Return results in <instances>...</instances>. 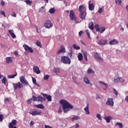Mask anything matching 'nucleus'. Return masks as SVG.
Returning a JSON list of instances; mask_svg holds the SVG:
<instances>
[{
  "label": "nucleus",
  "mask_w": 128,
  "mask_h": 128,
  "mask_svg": "<svg viewBox=\"0 0 128 128\" xmlns=\"http://www.w3.org/2000/svg\"><path fill=\"white\" fill-rule=\"evenodd\" d=\"M8 32L10 34L12 38H16V34H14V32L12 30H8Z\"/></svg>",
  "instance_id": "6ab92c4d"
},
{
  "label": "nucleus",
  "mask_w": 128,
  "mask_h": 128,
  "mask_svg": "<svg viewBox=\"0 0 128 128\" xmlns=\"http://www.w3.org/2000/svg\"><path fill=\"white\" fill-rule=\"evenodd\" d=\"M113 94H116V96H118V91H116V90L115 88L113 89Z\"/></svg>",
  "instance_id": "c03bdc74"
},
{
  "label": "nucleus",
  "mask_w": 128,
  "mask_h": 128,
  "mask_svg": "<svg viewBox=\"0 0 128 128\" xmlns=\"http://www.w3.org/2000/svg\"><path fill=\"white\" fill-rule=\"evenodd\" d=\"M44 26L46 28H50L54 26V24H52L50 20H46Z\"/></svg>",
  "instance_id": "423d86ee"
},
{
  "label": "nucleus",
  "mask_w": 128,
  "mask_h": 128,
  "mask_svg": "<svg viewBox=\"0 0 128 128\" xmlns=\"http://www.w3.org/2000/svg\"><path fill=\"white\" fill-rule=\"evenodd\" d=\"M96 118H98V120H102V116H100V114H97Z\"/></svg>",
  "instance_id": "de8ad7c7"
},
{
  "label": "nucleus",
  "mask_w": 128,
  "mask_h": 128,
  "mask_svg": "<svg viewBox=\"0 0 128 128\" xmlns=\"http://www.w3.org/2000/svg\"><path fill=\"white\" fill-rule=\"evenodd\" d=\"M17 121L16 120H12V122L8 124L9 128H16V126H14L16 125Z\"/></svg>",
  "instance_id": "9d476101"
},
{
  "label": "nucleus",
  "mask_w": 128,
  "mask_h": 128,
  "mask_svg": "<svg viewBox=\"0 0 128 128\" xmlns=\"http://www.w3.org/2000/svg\"><path fill=\"white\" fill-rule=\"evenodd\" d=\"M95 29L96 32H98L100 34H102L106 30V28L102 26L100 28L98 26V25L96 24L94 25Z\"/></svg>",
  "instance_id": "39448f33"
},
{
  "label": "nucleus",
  "mask_w": 128,
  "mask_h": 128,
  "mask_svg": "<svg viewBox=\"0 0 128 128\" xmlns=\"http://www.w3.org/2000/svg\"><path fill=\"white\" fill-rule=\"evenodd\" d=\"M72 46L74 50H80V46H77L76 44H73Z\"/></svg>",
  "instance_id": "4c0bfd02"
},
{
  "label": "nucleus",
  "mask_w": 128,
  "mask_h": 128,
  "mask_svg": "<svg viewBox=\"0 0 128 128\" xmlns=\"http://www.w3.org/2000/svg\"><path fill=\"white\" fill-rule=\"evenodd\" d=\"M68 56H69V58H72V50L70 51V52H68Z\"/></svg>",
  "instance_id": "49530a36"
},
{
  "label": "nucleus",
  "mask_w": 128,
  "mask_h": 128,
  "mask_svg": "<svg viewBox=\"0 0 128 128\" xmlns=\"http://www.w3.org/2000/svg\"><path fill=\"white\" fill-rule=\"evenodd\" d=\"M36 46H40V48H42V43L39 40H37L36 42Z\"/></svg>",
  "instance_id": "ea45409f"
},
{
  "label": "nucleus",
  "mask_w": 128,
  "mask_h": 128,
  "mask_svg": "<svg viewBox=\"0 0 128 128\" xmlns=\"http://www.w3.org/2000/svg\"><path fill=\"white\" fill-rule=\"evenodd\" d=\"M32 82H33V84H35L36 83V78H34V77H32Z\"/></svg>",
  "instance_id": "3c124183"
},
{
  "label": "nucleus",
  "mask_w": 128,
  "mask_h": 128,
  "mask_svg": "<svg viewBox=\"0 0 128 128\" xmlns=\"http://www.w3.org/2000/svg\"><path fill=\"white\" fill-rule=\"evenodd\" d=\"M20 80L22 84H24V86H28V80H26L24 76H22L20 77Z\"/></svg>",
  "instance_id": "0eeeda50"
},
{
  "label": "nucleus",
  "mask_w": 128,
  "mask_h": 128,
  "mask_svg": "<svg viewBox=\"0 0 128 128\" xmlns=\"http://www.w3.org/2000/svg\"><path fill=\"white\" fill-rule=\"evenodd\" d=\"M78 60L80 61L82 60V58H84V56H82V53H79L78 56Z\"/></svg>",
  "instance_id": "7c9ffc66"
},
{
  "label": "nucleus",
  "mask_w": 128,
  "mask_h": 128,
  "mask_svg": "<svg viewBox=\"0 0 128 128\" xmlns=\"http://www.w3.org/2000/svg\"><path fill=\"white\" fill-rule=\"evenodd\" d=\"M12 86H14V90H20L22 88H24V85L20 83V82H18V83H13Z\"/></svg>",
  "instance_id": "7ed1b4c3"
},
{
  "label": "nucleus",
  "mask_w": 128,
  "mask_h": 128,
  "mask_svg": "<svg viewBox=\"0 0 128 128\" xmlns=\"http://www.w3.org/2000/svg\"><path fill=\"white\" fill-rule=\"evenodd\" d=\"M16 76H18L16 73L14 75H8V78H14Z\"/></svg>",
  "instance_id": "473e14b6"
},
{
  "label": "nucleus",
  "mask_w": 128,
  "mask_h": 128,
  "mask_svg": "<svg viewBox=\"0 0 128 128\" xmlns=\"http://www.w3.org/2000/svg\"><path fill=\"white\" fill-rule=\"evenodd\" d=\"M94 58L95 60H98V62H103L104 60V59L100 56V54L96 52H94Z\"/></svg>",
  "instance_id": "6e6552de"
},
{
  "label": "nucleus",
  "mask_w": 128,
  "mask_h": 128,
  "mask_svg": "<svg viewBox=\"0 0 128 128\" xmlns=\"http://www.w3.org/2000/svg\"><path fill=\"white\" fill-rule=\"evenodd\" d=\"M94 22H90L89 24H88V28L90 30H94Z\"/></svg>",
  "instance_id": "c85d7f7f"
},
{
  "label": "nucleus",
  "mask_w": 128,
  "mask_h": 128,
  "mask_svg": "<svg viewBox=\"0 0 128 128\" xmlns=\"http://www.w3.org/2000/svg\"><path fill=\"white\" fill-rule=\"evenodd\" d=\"M33 70L34 72H35L37 74H40V68L38 66H34Z\"/></svg>",
  "instance_id": "a211bd4d"
},
{
  "label": "nucleus",
  "mask_w": 128,
  "mask_h": 128,
  "mask_svg": "<svg viewBox=\"0 0 128 128\" xmlns=\"http://www.w3.org/2000/svg\"><path fill=\"white\" fill-rule=\"evenodd\" d=\"M6 64H12V57H6Z\"/></svg>",
  "instance_id": "393cba45"
},
{
  "label": "nucleus",
  "mask_w": 128,
  "mask_h": 128,
  "mask_svg": "<svg viewBox=\"0 0 128 128\" xmlns=\"http://www.w3.org/2000/svg\"><path fill=\"white\" fill-rule=\"evenodd\" d=\"M34 121H31L30 122V126H34Z\"/></svg>",
  "instance_id": "e2e57ef3"
},
{
  "label": "nucleus",
  "mask_w": 128,
  "mask_h": 128,
  "mask_svg": "<svg viewBox=\"0 0 128 128\" xmlns=\"http://www.w3.org/2000/svg\"><path fill=\"white\" fill-rule=\"evenodd\" d=\"M66 52V48L64 46H61L60 49L58 50L57 51V54H64Z\"/></svg>",
  "instance_id": "9b49d317"
},
{
  "label": "nucleus",
  "mask_w": 128,
  "mask_h": 128,
  "mask_svg": "<svg viewBox=\"0 0 128 128\" xmlns=\"http://www.w3.org/2000/svg\"><path fill=\"white\" fill-rule=\"evenodd\" d=\"M86 33L88 36V38H90V32H88V30H86Z\"/></svg>",
  "instance_id": "a18cd8bd"
},
{
  "label": "nucleus",
  "mask_w": 128,
  "mask_h": 128,
  "mask_svg": "<svg viewBox=\"0 0 128 128\" xmlns=\"http://www.w3.org/2000/svg\"><path fill=\"white\" fill-rule=\"evenodd\" d=\"M14 56H18V52L15 51L14 52Z\"/></svg>",
  "instance_id": "bf43d9fd"
},
{
  "label": "nucleus",
  "mask_w": 128,
  "mask_h": 128,
  "mask_svg": "<svg viewBox=\"0 0 128 128\" xmlns=\"http://www.w3.org/2000/svg\"><path fill=\"white\" fill-rule=\"evenodd\" d=\"M64 6H68V2H66L64 1Z\"/></svg>",
  "instance_id": "69168bd1"
},
{
  "label": "nucleus",
  "mask_w": 128,
  "mask_h": 128,
  "mask_svg": "<svg viewBox=\"0 0 128 128\" xmlns=\"http://www.w3.org/2000/svg\"><path fill=\"white\" fill-rule=\"evenodd\" d=\"M24 2H26L28 6H32V1L30 0H26Z\"/></svg>",
  "instance_id": "58836bf2"
},
{
  "label": "nucleus",
  "mask_w": 128,
  "mask_h": 128,
  "mask_svg": "<svg viewBox=\"0 0 128 128\" xmlns=\"http://www.w3.org/2000/svg\"><path fill=\"white\" fill-rule=\"evenodd\" d=\"M114 82H120V77H118L117 78L114 79Z\"/></svg>",
  "instance_id": "37998d69"
},
{
  "label": "nucleus",
  "mask_w": 128,
  "mask_h": 128,
  "mask_svg": "<svg viewBox=\"0 0 128 128\" xmlns=\"http://www.w3.org/2000/svg\"><path fill=\"white\" fill-rule=\"evenodd\" d=\"M100 84H102V86H104L106 87L105 88H104V90H106V88H108V84H106V83H105L104 82H102V81H100L99 82Z\"/></svg>",
  "instance_id": "cd10ccee"
},
{
  "label": "nucleus",
  "mask_w": 128,
  "mask_h": 128,
  "mask_svg": "<svg viewBox=\"0 0 128 128\" xmlns=\"http://www.w3.org/2000/svg\"><path fill=\"white\" fill-rule=\"evenodd\" d=\"M23 48H24L26 52H29L31 54H32V52H34V50H32V48L28 46L26 44L23 45Z\"/></svg>",
  "instance_id": "f8f14e48"
},
{
  "label": "nucleus",
  "mask_w": 128,
  "mask_h": 128,
  "mask_svg": "<svg viewBox=\"0 0 128 128\" xmlns=\"http://www.w3.org/2000/svg\"><path fill=\"white\" fill-rule=\"evenodd\" d=\"M116 4L118 6L122 5V0H115Z\"/></svg>",
  "instance_id": "a19ab883"
},
{
  "label": "nucleus",
  "mask_w": 128,
  "mask_h": 128,
  "mask_svg": "<svg viewBox=\"0 0 128 128\" xmlns=\"http://www.w3.org/2000/svg\"><path fill=\"white\" fill-rule=\"evenodd\" d=\"M32 100L34 102H44L46 100V98H42L40 96L36 97L34 96H32Z\"/></svg>",
  "instance_id": "20e7f679"
},
{
  "label": "nucleus",
  "mask_w": 128,
  "mask_h": 128,
  "mask_svg": "<svg viewBox=\"0 0 128 128\" xmlns=\"http://www.w3.org/2000/svg\"><path fill=\"white\" fill-rule=\"evenodd\" d=\"M98 44H100V46H105V44H108V40H100L98 42Z\"/></svg>",
  "instance_id": "f3484780"
},
{
  "label": "nucleus",
  "mask_w": 128,
  "mask_h": 128,
  "mask_svg": "<svg viewBox=\"0 0 128 128\" xmlns=\"http://www.w3.org/2000/svg\"><path fill=\"white\" fill-rule=\"evenodd\" d=\"M114 100L112 98H108L106 102V104L110 106H114Z\"/></svg>",
  "instance_id": "2eb2a0df"
},
{
  "label": "nucleus",
  "mask_w": 128,
  "mask_h": 128,
  "mask_svg": "<svg viewBox=\"0 0 128 128\" xmlns=\"http://www.w3.org/2000/svg\"><path fill=\"white\" fill-rule=\"evenodd\" d=\"M124 82V79L120 78V82Z\"/></svg>",
  "instance_id": "680f3d73"
},
{
  "label": "nucleus",
  "mask_w": 128,
  "mask_h": 128,
  "mask_svg": "<svg viewBox=\"0 0 128 128\" xmlns=\"http://www.w3.org/2000/svg\"><path fill=\"white\" fill-rule=\"evenodd\" d=\"M53 72H55L56 74H58L60 72V68H54L53 69Z\"/></svg>",
  "instance_id": "e433bc0d"
},
{
  "label": "nucleus",
  "mask_w": 128,
  "mask_h": 128,
  "mask_svg": "<svg viewBox=\"0 0 128 128\" xmlns=\"http://www.w3.org/2000/svg\"><path fill=\"white\" fill-rule=\"evenodd\" d=\"M1 4H2V6H4V2L3 0H2Z\"/></svg>",
  "instance_id": "0e129e2a"
},
{
  "label": "nucleus",
  "mask_w": 128,
  "mask_h": 128,
  "mask_svg": "<svg viewBox=\"0 0 128 128\" xmlns=\"http://www.w3.org/2000/svg\"><path fill=\"white\" fill-rule=\"evenodd\" d=\"M54 12H55V10H54V8H50V10H49V12L50 14H54Z\"/></svg>",
  "instance_id": "79ce46f5"
},
{
  "label": "nucleus",
  "mask_w": 128,
  "mask_h": 128,
  "mask_svg": "<svg viewBox=\"0 0 128 128\" xmlns=\"http://www.w3.org/2000/svg\"><path fill=\"white\" fill-rule=\"evenodd\" d=\"M83 56H84V60H86V62H88V54L86 53V52H84Z\"/></svg>",
  "instance_id": "f704fd0d"
},
{
  "label": "nucleus",
  "mask_w": 128,
  "mask_h": 128,
  "mask_svg": "<svg viewBox=\"0 0 128 128\" xmlns=\"http://www.w3.org/2000/svg\"><path fill=\"white\" fill-rule=\"evenodd\" d=\"M80 116L74 115L73 118H71V120L72 122H74V120H80Z\"/></svg>",
  "instance_id": "b1692460"
},
{
  "label": "nucleus",
  "mask_w": 128,
  "mask_h": 128,
  "mask_svg": "<svg viewBox=\"0 0 128 128\" xmlns=\"http://www.w3.org/2000/svg\"><path fill=\"white\" fill-rule=\"evenodd\" d=\"M86 12L80 13V18L82 20H86Z\"/></svg>",
  "instance_id": "4be33fe9"
},
{
  "label": "nucleus",
  "mask_w": 128,
  "mask_h": 128,
  "mask_svg": "<svg viewBox=\"0 0 128 128\" xmlns=\"http://www.w3.org/2000/svg\"><path fill=\"white\" fill-rule=\"evenodd\" d=\"M34 106H36V108H40L41 110H44V106L42 104L34 105Z\"/></svg>",
  "instance_id": "c756f323"
},
{
  "label": "nucleus",
  "mask_w": 128,
  "mask_h": 128,
  "mask_svg": "<svg viewBox=\"0 0 128 128\" xmlns=\"http://www.w3.org/2000/svg\"><path fill=\"white\" fill-rule=\"evenodd\" d=\"M32 98H30L27 100L28 104H32Z\"/></svg>",
  "instance_id": "5fc2aeb1"
},
{
  "label": "nucleus",
  "mask_w": 128,
  "mask_h": 128,
  "mask_svg": "<svg viewBox=\"0 0 128 128\" xmlns=\"http://www.w3.org/2000/svg\"><path fill=\"white\" fill-rule=\"evenodd\" d=\"M118 44V41L116 40V39L112 40L111 41H110L109 42V44H110V46H112V45L116 44Z\"/></svg>",
  "instance_id": "5701e85b"
},
{
  "label": "nucleus",
  "mask_w": 128,
  "mask_h": 128,
  "mask_svg": "<svg viewBox=\"0 0 128 128\" xmlns=\"http://www.w3.org/2000/svg\"><path fill=\"white\" fill-rule=\"evenodd\" d=\"M78 10L80 14L82 12H86V8L84 5H80L79 6Z\"/></svg>",
  "instance_id": "4468645a"
},
{
  "label": "nucleus",
  "mask_w": 128,
  "mask_h": 128,
  "mask_svg": "<svg viewBox=\"0 0 128 128\" xmlns=\"http://www.w3.org/2000/svg\"><path fill=\"white\" fill-rule=\"evenodd\" d=\"M69 16L70 18V20H76V18L74 12V10H71L70 11Z\"/></svg>",
  "instance_id": "ddd939ff"
},
{
  "label": "nucleus",
  "mask_w": 128,
  "mask_h": 128,
  "mask_svg": "<svg viewBox=\"0 0 128 128\" xmlns=\"http://www.w3.org/2000/svg\"><path fill=\"white\" fill-rule=\"evenodd\" d=\"M118 126L119 128H124V126L122 125V124L120 123V122H116V124H115V126Z\"/></svg>",
  "instance_id": "72a5a7b5"
},
{
  "label": "nucleus",
  "mask_w": 128,
  "mask_h": 128,
  "mask_svg": "<svg viewBox=\"0 0 128 128\" xmlns=\"http://www.w3.org/2000/svg\"><path fill=\"white\" fill-rule=\"evenodd\" d=\"M5 102H10V100H8V98H6L4 100Z\"/></svg>",
  "instance_id": "774afa93"
},
{
  "label": "nucleus",
  "mask_w": 128,
  "mask_h": 128,
  "mask_svg": "<svg viewBox=\"0 0 128 128\" xmlns=\"http://www.w3.org/2000/svg\"><path fill=\"white\" fill-rule=\"evenodd\" d=\"M61 62L63 64H70V62H72L70 58L66 56H62L61 58Z\"/></svg>",
  "instance_id": "f03ea898"
},
{
  "label": "nucleus",
  "mask_w": 128,
  "mask_h": 128,
  "mask_svg": "<svg viewBox=\"0 0 128 128\" xmlns=\"http://www.w3.org/2000/svg\"><path fill=\"white\" fill-rule=\"evenodd\" d=\"M88 8L90 10L92 11L94 10V4H90V1L88 2Z\"/></svg>",
  "instance_id": "aec40b11"
},
{
  "label": "nucleus",
  "mask_w": 128,
  "mask_h": 128,
  "mask_svg": "<svg viewBox=\"0 0 128 128\" xmlns=\"http://www.w3.org/2000/svg\"><path fill=\"white\" fill-rule=\"evenodd\" d=\"M84 82L86 84H90L91 86H92V83L90 82V80H88V76H86L84 77Z\"/></svg>",
  "instance_id": "dca6fc26"
},
{
  "label": "nucleus",
  "mask_w": 128,
  "mask_h": 128,
  "mask_svg": "<svg viewBox=\"0 0 128 128\" xmlns=\"http://www.w3.org/2000/svg\"><path fill=\"white\" fill-rule=\"evenodd\" d=\"M62 108L60 107L59 108V110H58V114H62Z\"/></svg>",
  "instance_id": "052dcab7"
},
{
  "label": "nucleus",
  "mask_w": 128,
  "mask_h": 128,
  "mask_svg": "<svg viewBox=\"0 0 128 128\" xmlns=\"http://www.w3.org/2000/svg\"><path fill=\"white\" fill-rule=\"evenodd\" d=\"M0 14H2V16H4V18H6V12H4V11H0Z\"/></svg>",
  "instance_id": "09e8293b"
},
{
  "label": "nucleus",
  "mask_w": 128,
  "mask_h": 128,
  "mask_svg": "<svg viewBox=\"0 0 128 128\" xmlns=\"http://www.w3.org/2000/svg\"><path fill=\"white\" fill-rule=\"evenodd\" d=\"M82 34H84V32H83L82 31H80V32H78L79 36H82Z\"/></svg>",
  "instance_id": "13d9d810"
},
{
  "label": "nucleus",
  "mask_w": 128,
  "mask_h": 128,
  "mask_svg": "<svg viewBox=\"0 0 128 128\" xmlns=\"http://www.w3.org/2000/svg\"><path fill=\"white\" fill-rule=\"evenodd\" d=\"M29 114H32V116H38L40 114H42V111L34 110L31 112H30Z\"/></svg>",
  "instance_id": "1a4fd4ad"
},
{
  "label": "nucleus",
  "mask_w": 128,
  "mask_h": 128,
  "mask_svg": "<svg viewBox=\"0 0 128 128\" xmlns=\"http://www.w3.org/2000/svg\"><path fill=\"white\" fill-rule=\"evenodd\" d=\"M44 128H52V126H50L48 125L44 124Z\"/></svg>",
  "instance_id": "4d7b16f0"
},
{
  "label": "nucleus",
  "mask_w": 128,
  "mask_h": 128,
  "mask_svg": "<svg viewBox=\"0 0 128 128\" xmlns=\"http://www.w3.org/2000/svg\"><path fill=\"white\" fill-rule=\"evenodd\" d=\"M12 16L14 18H16V13H14V12H13L12 14Z\"/></svg>",
  "instance_id": "6e6d98bb"
},
{
  "label": "nucleus",
  "mask_w": 128,
  "mask_h": 128,
  "mask_svg": "<svg viewBox=\"0 0 128 128\" xmlns=\"http://www.w3.org/2000/svg\"><path fill=\"white\" fill-rule=\"evenodd\" d=\"M43 96L46 98V100H48V102H52V96L50 95H48L46 94H42Z\"/></svg>",
  "instance_id": "a878e982"
},
{
  "label": "nucleus",
  "mask_w": 128,
  "mask_h": 128,
  "mask_svg": "<svg viewBox=\"0 0 128 128\" xmlns=\"http://www.w3.org/2000/svg\"><path fill=\"white\" fill-rule=\"evenodd\" d=\"M44 2H45L46 4H48V0H42Z\"/></svg>",
  "instance_id": "338daca9"
},
{
  "label": "nucleus",
  "mask_w": 128,
  "mask_h": 128,
  "mask_svg": "<svg viewBox=\"0 0 128 128\" xmlns=\"http://www.w3.org/2000/svg\"><path fill=\"white\" fill-rule=\"evenodd\" d=\"M89 106H90V104H87L86 106V108H84V112H86L85 114H90V110H89Z\"/></svg>",
  "instance_id": "412c9836"
},
{
  "label": "nucleus",
  "mask_w": 128,
  "mask_h": 128,
  "mask_svg": "<svg viewBox=\"0 0 128 128\" xmlns=\"http://www.w3.org/2000/svg\"><path fill=\"white\" fill-rule=\"evenodd\" d=\"M104 120H106V122L110 123V120H112V118L110 116H106L104 118Z\"/></svg>",
  "instance_id": "bb28decb"
},
{
  "label": "nucleus",
  "mask_w": 128,
  "mask_h": 128,
  "mask_svg": "<svg viewBox=\"0 0 128 128\" xmlns=\"http://www.w3.org/2000/svg\"><path fill=\"white\" fill-rule=\"evenodd\" d=\"M87 73L88 74H94V70L92 69L91 68H88V70H87Z\"/></svg>",
  "instance_id": "2f4dec72"
},
{
  "label": "nucleus",
  "mask_w": 128,
  "mask_h": 128,
  "mask_svg": "<svg viewBox=\"0 0 128 128\" xmlns=\"http://www.w3.org/2000/svg\"><path fill=\"white\" fill-rule=\"evenodd\" d=\"M60 102L62 104V110L65 114H67V112H68L70 110L74 108V106L66 101V100H60Z\"/></svg>",
  "instance_id": "f257e3e1"
},
{
  "label": "nucleus",
  "mask_w": 128,
  "mask_h": 128,
  "mask_svg": "<svg viewBox=\"0 0 128 128\" xmlns=\"http://www.w3.org/2000/svg\"><path fill=\"white\" fill-rule=\"evenodd\" d=\"M4 120V116L2 114H0V122H2Z\"/></svg>",
  "instance_id": "8fccbe9b"
},
{
  "label": "nucleus",
  "mask_w": 128,
  "mask_h": 128,
  "mask_svg": "<svg viewBox=\"0 0 128 128\" xmlns=\"http://www.w3.org/2000/svg\"><path fill=\"white\" fill-rule=\"evenodd\" d=\"M98 12L99 14H102V8H100L98 10Z\"/></svg>",
  "instance_id": "864d4df0"
},
{
  "label": "nucleus",
  "mask_w": 128,
  "mask_h": 128,
  "mask_svg": "<svg viewBox=\"0 0 128 128\" xmlns=\"http://www.w3.org/2000/svg\"><path fill=\"white\" fill-rule=\"evenodd\" d=\"M8 80H6V77H3V78L2 80V84H6Z\"/></svg>",
  "instance_id": "c9c22d12"
},
{
  "label": "nucleus",
  "mask_w": 128,
  "mask_h": 128,
  "mask_svg": "<svg viewBox=\"0 0 128 128\" xmlns=\"http://www.w3.org/2000/svg\"><path fill=\"white\" fill-rule=\"evenodd\" d=\"M48 78H50V76H48V75H46V76H44V80H48Z\"/></svg>",
  "instance_id": "603ef678"
}]
</instances>
